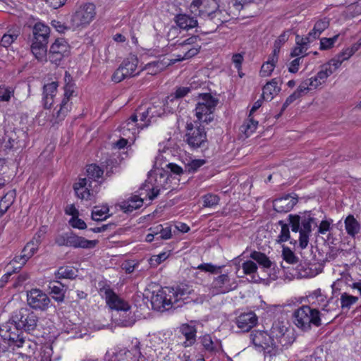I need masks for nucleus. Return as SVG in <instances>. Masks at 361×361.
Returning a JSON list of instances; mask_svg holds the SVG:
<instances>
[{"instance_id":"obj_1","label":"nucleus","mask_w":361,"mask_h":361,"mask_svg":"<svg viewBox=\"0 0 361 361\" xmlns=\"http://www.w3.org/2000/svg\"><path fill=\"white\" fill-rule=\"evenodd\" d=\"M39 318L38 315L27 307H22L13 312L9 319L0 326V336L9 345L18 348L28 344L23 333L32 334L37 329Z\"/></svg>"},{"instance_id":"obj_2","label":"nucleus","mask_w":361,"mask_h":361,"mask_svg":"<svg viewBox=\"0 0 361 361\" xmlns=\"http://www.w3.org/2000/svg\"><path fill=\"white\" fill-rule=\"evenodd\" d=\"M314 221L310 211H306L301 215L289 214L288 223L280 220L278 224L281 226V232L276 241L279 243L290 240V226L293 232H299V245L301 249H305L308 245L309 236L312 232V224Z\"/></svg>"},{"instance_id":"obj_3","label":"nucleus","mask_w":361,"mask_h":361,"mask_svg":"<svg viewBox=\"0 0 361 361\" xmlns=\"http://www.w3.org/2000/svg\"><path fill=\"white\" fill-rule=\"evenodd\" d=\"M50 28L42 23H37L32 29L31 51L38 61L46 58Z\"/></svg>"},{"instance_id":"obj_4","label":"nucleus","mask_w":361,"mask_h":361,"mask_svg":"<svg viewBox=\"0 0 361 361\" xmlns=\"http://www.w3.org/2000/svg\"><path fill=\"white\" fill-rule=\"evenodd\" d=\"M293 322L302 331L311 329L312 325L319 327L322 326L321 313L316 309L308 305H302L293 312Z\"/></svg>"},{"instance_id":"obj_5","label":"nucleus","mask_w":361,"mask_h":361,"mask_svg":"<svg viewBox=\"0 0 361 361\" xmlns=\"http://www.w3.org/2000/svg\"><path fill=\"white\" fill-rule=\"evenodd\" d=\"M185 129L184 141L190 149H197L206 147L207 138L204 126L197 125V121H194L187 123Z\"/></svg>"},{"instance_id":"obj_6","label":"nucleus","mask_w":361,"mask_h":361,"mask_svg":"<svg viewBox=\"0 0 361 361\" xmlns=\"http://www.w3.org/2000/svg\"><path fill=\"white\" fill-rule=\"evenodd\" d=\"M269 335L272 343L276 345L274 349L276 355L282 350L283 347H287L292 343L288 328L282 322L277 321L273 324Z\"/></svg>"},{"instance_id":"obj_7","label":"nucleus","mask_w":361,"mask_h":361,"mask_svg":"<svg viewBox=\"0 0 361 361\" xmlns=\"http://www.w3.org/2000/svg\"><path fill=\"white\" fill-rule=\"evenodd\" d=\"M64 80L66 85L64 86L63 98L60 104L59 109L54 114V116L57 120L56 122L63 121L72 107V102H70V99L74 93V83L71 82L72 78L67 71L65 73Z\"/></svg>"},{"instance_id":"obj_8","label":"nucleus","mask_w":361,"mask_h":361,"mask_svg":"<svg viewBox=\"0 0 361 361\" xmlns=\"http://www.w3.org/2000/svg\"><path fill=\"white\" fill-rule=\"evenodd\" d=\"M251 343L255 349L270 356L276 355V345L272 343L269 334L264 331H252L250 334Z\"/></svg>"},{"instance_id":"obj_9","label":"nucleus","mask_w":361,"mask_h":361,"mask_svg":"<svg viewBox=\"0 0 361 361\" xmlns=\"http://www.w3.org/2000/svg\"><path fill=\"white\" fill-rule=\"evenodd\" d=\"M71 54V47L63 38H59L51 45L48 58L51 63L59 66Z\"/></svg>"},{"instance_id":"obj_10","label":"nucleus","mask_w":361,"mask_h":361,"mask_svg":"<svg viewBox=\"0 0 361 361\" xmlns=\"http://www.w3.org/2000/svg\"><path fill=\"white\" fill-rule=\"evenodd\" d=\"M95 6L92 3L80 6L71 16V23L74 28L88 25L94 18Z\"/></svg>"},{"instance_id":"obj_11","label":"nucleus","mask_w":361,"mask_h":361,"mask_svg":"<svg viewBox=\"0 0 361 361\" xmlns=\"http://www.w3.org/2000/svg\"><path fill=\"white\" fill-rule=\"evenodd\" d=\"M218 7L216 0H193L190 9L192 13L208 20Z\"/></svg>"},{"instance_id":"obj_12","label":"nucleus","mask_w":361,"mask_h":361,"mask_svg":"<svg viewBox=\"0 0 361 361\" xmlns=\"http://www.w3.org/2000/svg\"><path fill=\"white\" fill-rule=\"evenodd\" d=\"M27 302L34 310L44 311L49 308L51 300L42 290L33 288L27 293Z\"/></svg>"},{"instance_id":"obj_13","label":"nucleus","mask_w":361,"mask_h":361,"mask_svg":"<svg viewBox=\"0 0 361 361\" xmlns=\"http://www.w3.org/2000/svg\"><path fill=\"white\" fill-rule=\"evenodd\" d=\"M238 286L237 281L231 279L228 274H221L214 278L211 288L214 294H223L235 290Z\"/></svg>"},{"instance_id":"obj_14","label":"nucleus","mask_w":361,"mask_h":361,"mask_svg":"<svg viewBox=\"0 0 361 361\" xmlns=\"http://www.w3.org/2000/svg\"><path fill=\"white\" fill-rule=\"evenodd\" d=\"M37 249L38 245L34 240L27 243L23 249L21 254L16 256L10 263V264H13V272H16L17 270H20L22 267L25 264L27 261L33 256Z\"/></svg>"},{"instance_id":"obj_15","label":"nucleus","mask_w":361,"mask_h":361,"mask_svg":"<svg viewBox=\"0 0 361 361\" xmlns=\"http://www.w3.org/2000/svg\"><path fill=\"white\" fill-rule=\"evenodd\" d=\"M105 299L111 309L121 311L123 312V314H126L130 309V305L128 302L120 298L111 289L105 290Z\"/></svg>"},{"instance_id":"obj_16","label":"nucleus","mask_w":361,"mask_h":361,"mask_svg":"<svg viewBox=\"0 0 361 361\" xmlns=\"http://www.w3.org/2000/svg\"><path fill=\"white\" fill-rule=\"evenodd\" d=\"M298 202V196L295 193L286 194L273 202L274 209L279 213L290 211Z\"/></svg>"},{"instance_id":"obj_17","label":"nucleus","mask_w":361,"mask_h":361,"mask_svg":"<svg viewBox=\"0 0 361 361\" xmlns=\"http://www.w3.org/2000/svg\"><path fill=\"white\" fill-rule=\"evenodd\" d=\"M151 303L152 308L157 311L168 310L173 307V298L169 296V293L160 290L157 294L152 296Z\"/></svg>"},{"instance_id":"obj_18","label":"nucleus","mask_w":361,"mask_h":361,"mask_svg":"<svg viewBox=\"0 0 361 361\" xmlns=\"http://www.w3.org/2000/svg\"><path fill=\"white\" fill-rule=\"evenodd\" d=\"M258 318L254 312L240 314L235 319V323L241 332H248L257 324Z\"/></svg>"},{"instance_id":"obj_19","label":"nucleus","mask_w":361,"mask_h":361,"mask_svg":"<svg viewBox=\"0 0 361 361\" xmlns=\"http://www.w3.org/2000/svg\"><path fill=\"white\" fill-rule=\"evenodd\" d=\"M68 247L74 248H85L92 249L94 248L99 243L97 240H90L84 237L77 235L73 231H68Z\"/></svg>"},{"instance_id":"obj_20","label":"nucleus","mask_w":361,"mask_h":361,"mask_svg":"<svg viewBox=\"0 0 361 361\" xmlns=\"http://www.w3.org/2000/svg\"><path fill=\"white\" fill-rule=\"evenodd\" d=\"M235 16H237V15L234 13L231 6H228V10H221L219 7H218L208 20L213 22L217 28L223 23L229 21L231 18H235Z\"/></svg>"},{"instance_id":"obj_21","label":"nucleus","mask_w":361,"mask_h":361,"mask_svg":"<svg viewBox=\"0 0 361 361\" xmlns=\"http://www.w3.org/2000/svg\"><path fill=\"white\" fill-rule=\"evenodd\" d=\"M173 21L180 29L185 30L196 27L198 25L195 17L181 13L175 15Z\"/></svg>"},{"instance_id":"obj_22","label":"nucleus","mask_w":361,"mask_h":361,"mask_svg":"<svg viewBox=\"0 0 361 361\" xmlns=\"http://www.w3.org/2000/svg\"><path fill=\"white\" fill-rule=\"evenodd\" d=\"M281 82L282 80L280 78H274L267 82L263 87L262 97L266 100H271L274 95L277 94L280 92L281 87L279 86V84Z\"/></svg>"},{"instance_id":"obj_23","label":"nucleus","mask_w":361,"mask_h":361,"mask_svg":"<svg viewBox=\"0 0 361 361\" xmlns=\"http://www.w3.org/2000/svg\"><path fill=\"white\" fill-rule=\"evenodd\" d=\"M179 329L185 338V341L182 344L183 346L187 348L192 345L196 341L197 329L195 326L188 324H183Z\"/></svg>"},{"instance_id":"obj_24","label":"nucleus","mask_w":361,"mask_h":361,"mask_svg":"<svg viewBox=\"0 0 361 361\" xmlns=\"http://www.w3.org/2000/svg\"><path fill=\"white\" fill-rule=\"evenodd\" d=\"M169 296L173 298V304L178 302L179 300H185L188 298V295L193 291L186 285L178 286L175 288H169Z\"/></svg>"},{"instance_id":"obj_25","label":"nucleus","mask_w":361,"mask_h":361,"mask_svg":"<svg viewBox=\"0 0 361 361\" xmlns=\"http://www.w3.org/2000/svg\"><path fill=\"white\" fill-rule=\"evenodd\" d=\"M166 104H168V101L166 99L165 101L160 99L156 100L150 104L147 108V114H149V118L154 121L157 118L160 117L165 114L164 106H166Z\"/></svg>"},{"instance_id":"obj_26","label":"nucleus","mask_w":361,"mask_h":361,"mask_svg":"<svg viewBox=\"0 0 361 361\" xmlns=\"http://www.w3.org/2000/svg\"><path fill=\"white\" fill-rule=\"evenodd\" d=\"M142 204L143 200L137 195H135L129 198L128 200L123 201L119 206L123 212L130 213L135 209L140 208Z\"/></svg>"},{"instance_id":"obj_27","label":"nucleus","mask_w":361,"mask_h":361,"mask_svg":"<svg viewBox=\"0 0 361 361\" xmlns=\"http://www.w3.org/2000/svg\"><path fill=\"white\" fill-rule=\"evenodd\" d=\"M344 223L346 232L349 235L354 237L360 232V224L353 215H348L345 218Z\"/></svg>"},{"instance_id":"obj_28","label":"nucleus","mask_w":361,"mask_h":361,"mask_svg":"<svg viewBox=\"0 0 361 361\" xmlns=\"http://www.w3.org/2000/svg\"><path fill=\"white\" fill-rule=\"evenodd\" d=\"M63 288L64 286L58 281L54 283H50L49 288L53 294L52 298L58 302H61L64 300L65 289Z\"/></svg>"},{"instance_id":"obj_29","label":"nucleus","mask_w":361,"mask_h":361,"mask_svg":"<svg viewBox=\"0 0 361 361\" xmlns=\"http://www.w3.org/2000/svg\"><path fill=\"white\" fill-rule=\"evenodd\" d=\"M219 104V99L214 97H213L209 93H203L199 94V101L197 104L208 106L210 108H216L217 104Z\"/></svg>"},{"instance_id":"obj_30","label":"nucleus","mask_w":361,"mask_h":361,"mask_svg":"<svg viewBox=\"0 0 361 361\" xmlns=\"http://www.w3.org/2000/svg\"><path fill=\"white\" fill-rule=\"evenodd\" d=\"M242 268L245 274H252V281L257 283L261 281V279L255 274L257 272V266L254 262L248 260L243 262L242 264Z\"/></svg>"},{"instance_id":"obj_31","label":"nucleus","mask_w":361,"mask_h":361,"mask_svg":"<svg viewBox=\"0 0 361 361\" xmlns=\"http://www.w3.org/2000/svg\"><path fill=\"white\" fill-rule=\"evenodd\" d=\"M77 276L78 270L69 266L59 267L56 273V277L57 279H73Z\"/></svg>"},{"instance_id":"obj_32","label":"nucleus","mask_w":361,"mask_h":361,"mask_svg":"<svg viewBox=\"0 0 361 361\" xmlns=\"http://www.w3.org/2000/svg\"><path fill=\"white\" fill-rule=\"evenodd\" d=\"M14 201V192L6 194L0 200V218L8 210Z\"/></svg>"},{"instance_id":"obj_33","label":"nucleus","mask_w":361,"mask_h":361,"mask_svg":"<svg viewBox=\"0 0 361 361\" xmlns=\"http://www.w3.org/2000/svg\"><path fill=\"white\" fill-rule=\"evenodd\" d=\"M192 90V85H190L187 87H178L176 88L175 92L171 94L170 96L167 97L166 100H170V102H173L174 99H179L183 98L186 95H188L190 92H191Z\"/></svg>"},{"instance_id":"obj_34","label":"nucleus","mask_w":361,"mask_h":361,"mask_svg":"<svg viewBox=\"0 0 361 361\" xmlns=\"http://www.w3.org/2000/svg\"><path fill=\"white\" fill-rule=\"evenodd\" d=\"M250 257L264 268H270L271 267L272 262L264 253L253 251L250 254Z\"/></svg>"},{"instance_id":"obj_35","label":"nucleus","mask_w":361,"mask_h":361,"mask_svg":"<svg viewBox=\"0 0 361 361\" xmlns=\"http://www.w3.org/2000/svg\"><path fill=\"white\" fill-rule=\"evenodd\" d=\"M137 59H133L132 61H130L128 59L123 60L121 63V66H123V70L127 77H132L135 75V71L137 68Z\"/></svg>"},{"instance_id":"obj_36","label":"nucleus","mask_w":361,"mask_h":361,"mask_svg":"<svg viewBox=\"0 0 361 361\" xmlns=\"http://www.w3.org/2000/svg\"><path fill=\"white\" fill-rule=\"evenodd\" d=\"M103 173L104 171L97 164H90L87 167V175L89 179L97 181Z\"/></svg>"},{"instance_id":"obj_37","label":"nucleus","mask_w":361,"mask_h":361,"mask_svg":"<svg viewBox=\"0 0 361 361\" xmlns=\"http://www.w3.org/2000/svg\"><path fill=\"white\" fill-rule=\"evenodd\" d=\"M257 125L258 121H255L252 116H248L247 121L241 126V131L243 132L247 137L255 131Z\"/></svg>"},{"instance_id":"obj_38","label":"nucleus","mask_w":361,"mask_h":361,"mask_svg":"<svg viewBox=\"0 0 361 361\" xmlns=\"http://www.w3.org/2000/svg\"><path fill=\"white\" fill-rule=\"evenodd\" d=\"M340 300L341 308L343 310H348L351 306L358 300V298L349 295L347 293H343L341 295Z\"/></svg>"},{"instance_id":"obj_39","label":"nucleus","mask_w":361,"mask_h":361,"mask_svg":"<svg viewBox=\"0 0 361 361\" xmlns=\"http://www.w3.org/2000/svg\"><path fill=\"white\" fill-rule=\"evenodd\" d=\"M108 206H102V208L94 207L92 212V219L95 221H104L107 219V216H103L109 212Z\"/></svg>"},{"instance_id":"obj_40","label":"nucleus","mask_w":361,"mask_h":361,"mask_svg":"<svg viewBox=\"0 0 361 361\" xmlns=\"http://www.w3.org/2000/svg\"><path fill=\"white\" fill-rule=\"evenodd\" d=\"M310 87L317 88L318 87V84L313 83L312 80L310 81L309 79H307L299 85L294 92H298V98H300L302 94L307 92L308 90L311 89Z\"/></svg>"},{"instance_id":"obj_41","label":"nucleus","mask_w":361,"mask_h":361,"mask_svg":"<svg viewBox=\"0 0 361 361\" xmlns=\"http://www.w3.org/2000/svg\"><path fill=\"white\" fill-rule=\"evenodd\" d=\"M205 163L204 159H193L185 166V172L188 173H195Z\"/></svg>"},{"instance_id":"obj_42","label":"nucleus","mask_w":361,"mask_h":361,"mask_svg":"<svg viewBox=\"0 0 361 361\" xmlns=\"http://www.w3.org/2000/svg\"><path fill=\"white\" fill-rule=\"evenodd\" d=\"M203 207H212L219 204V197L216 195L207 194L203 196Z\"/></svg>"},{"instance_id":"obj_43","label":"nucleus","mask_w":361,"mask_h":361,"mask_svg":"<svg viewBox=\"0 0 361 361\" xmlns=\"http://www.w3.org/2000/svg\"><path fill=\"white\" fill-rule=\"evenodd\" d=\"M200 342L207 351L211 353L216 351V347L214 346L212 339L209 334H206L201 337Z\"/></svg>"},{"instance_id":"obj_44","label":"nucleus","mask_w":361,"mask_h":361,"mask_svg":"<svg viewBox=\"0 0 361 361\" xmlns=\"http://www.w3.org/2000/svg\"><path fill=\"white\" fill-rule=\"evenodd\" d=\"M338 35L334 36L333 37H323L320 39V47L321 50H327L331 49L334 43L337 41Z\"/></svg>"},{"instance_id":"obj_45","label":"nucleus","mask_w":361,"mask_h":361,"mask_svg":"<svg viewBox=\"0 0 361 361\" xmlns=\"http://www.w3.org/2000/svg\"><path fill=\"white\" fill-rule=\"evenodd\" d=\"M222 267L213 265L210 263L201 264L197 267V269L212 274H219L221 272Z\"/></svg>"},{"instance_id":"obj_46","label":"nucleus","mask_w":361,"mask_h":361,"mask_svg":"<svg viewBox=\"0 0 361 361\" xmlns=\"http://www.w3.org/2000/svg\"><path fill=\"white\" fill-rule=\"evenodd\" d=\"M283 259L289 264H296L298 258L295 255L294 252L288 247H283Z\"/></svg>"},{"instance_id":"obj_47","label":"nucleus","mask_w":361,"mask_h":361,"mask_svg":"<svg viewBox=\"0 0 361 361\" xmlns=\"http://www.w3.org/2000/svg\"><path fill=\"white\" fill-rule=\"evenodd\" d=\"M329 25V21L326 18L321 19L316 22L314 24V32L316 35H320L323 31H324Z\"/></svg>"},{"instance_id":"obj_48","label":"nucleus","mask_w":361,"mask_h":361,"mask_svg":"<svg viewBox=\"0 0 361 361\" xmlns=\"http://www.w3.org/2000/svg\"><path fill=\"white\" fill-rule=\"evenodd\" d=\"M57 82H51L50 83L45 84L43 87V95L55 97L57 91Z\"/></svg>"},{"instance_id":"obj_49","label":"nucleus","mask_w":361,"mask_h":361,"mask_svg":"<svg viewBox=\"0 0 361 361\" xmlns=\"http://www.w3.org/2000/svg\"><path fill=\"white\" fill-rule=\"evenodd\" d=\"M252 0H231L228 5L232 7L234 13L238 16L239 11L243 8V6L251 2Z\"/></svg>"},{"instance_id":"obj_50","label":"nucleus","mask_w":361,"mask_h":361,"mask_svg":"<svg viewBox=\"0 0 361 361\" xmlns=\"http://www.w3.org/2000/svg\"><path fill=\"white\" fill-rule=\"evenodd\" d=\"M216 108H210L209 109L208 106H203L199 104H196L195 107V116L197 118L202 119V117H204V116L208 113H214Z\"/></svg>"},{"instance_id":"obj_51","label":"nucleus","mask_w":361,"mask_h":361,"mask_svg":"<svg viewBox=\"0 0 361 361\" xmlns=\"http://www.w3.org/2000/svg\"><path fill=\"white\" fill-rule=\"evenodd\" d=\"M13 95L11 88L0 86V102H8Z\"/></svg>"},{"instance_id":"obj_52","label":"nucleus","mask_w":361,"mask_h":361,"mask_svg":"<svg viewBox=\"0 0 361 361\" xmlns=\"http://www.w3.org/2000/svg\"><path fill=\"white\" fill-rule=\"evenodd\" d=\"M53 348L51 345L44 346L40 352V361H51Z\"/></svg>"},{"instance_id":"obj_53","label":"nucleus","mask_w":361,"mask_h":361,"mask_svg":"<svg viewBox=\"0 0 361 361\" xmlns=\"http://www.w3.org/2000/svg\"><path fill=\"white\" fill-rule=\"evenodd\" d=\"M200 46L198 47H192L191 48L187 49V51L185 52L183 56L178 55V59L176 61H183L185 59H190L195 55H197L200 51Z\"/></svg>"},{"instance_id":"obj_54","label":"nucleus","mask_w":361,"mask_h":361,"mask_svg":"<svg viewBox=\"0 0 361 361\" xmlns=\"http://www.w3.org/2000/svg\"><path fill=\"white\" fill-rule=\"evenodd\" d=\"M68 223L73 228H75L84 230L87 228L86 223L82 219H80L78 216L71 217Z\"/></svg>"},{"instance_id":"obj_55","label":"nucleus","mask_w":361,"mask_h":361,"mask_svg":"<svg viewBox=\"0 0 361 361\" xmlns=\"http://www.w3.org/2000/svg\"><path fill=\"white\" fill-rule=\"evenodd\" d=\"M125 70H123V66L121 65L119 66V67L115 71L114 73L111 80L115 82H120L123 80L126 79L127 75H126Z\"/></svg>"},{"instance_id":"obj_56","label":"nucleus","mask_w":361,"mask_h":361,"mask_svg":"<svg viewBox=\"0 0 361 361\" xmlns=\"http://www.w3.org/2000/svg\"><path fill=\"white\" fill-rule=\"evenodd\" d=\"M171 63L169 61H166L164 59L163 60H157L155 61H152L147 64V67L149 68L150 67H156L157 70L156 71H161L166 68L167 66L171 65Z\"/></svg>"},{"instance_id":"obj_57","label":"nucleus","mask_w":361,"mask_h":361,"mask_svg":"<svg viewBox=\"0 0 361 361\" xmlns=\"http://www.w3.org/2000/svg\"><path fill=\"white\" fill-rule=\"evenodd\" d=\"M275 68V65L273 63H270L269 62H265L262 64L261 70H260V75L262 77H267L269 76L273 72Z\"/></svg>"},{"instance_id":"obj_58","label":"nucleus","mask_w":361,"mask_h":361,"mask_svg":"<svg viewBox=\"0 0 361 361\" xmlns=\"http://www.w3.org/2000/svg\"><path fill=\"white\" fill-rule=\"evenodd\" d=\"M169 255L167 254L166 252H161L159 255H153L149 259L150 264L152 266H157L158 264L164 262L165 259H166Z\"/></svg>"},{"instance_id":"obj_59","label":"nucleus","mask_w":361,"mask_h":361,"mask_svg":"<svg viewBox=\"0 0 361 361\" xmlns=\"http://www.w3.org/2000/svg\"><path fill=\"white\" fill-rule=\"evenodd\" d=\"M17 34H5L3 35L1 44L4 47H9L18 37Z\"/></svg>"},{"instance_id":"obj_60","label":"nucleus","mask_w":361,"mask_h":361,"mask_svg":"<svg viewBox=\"0 0 361 361\" xmlns=\"http://www.w3.org/2000/svg\"><path fill=\"white\" fill-rule=\"evenodd\" d=\"M68 232L57 234L54 238L55 243L61 247V246H66L68 247Z\"/></svg>"},{"instance_id":"obj_61","label":"nucleus","mask_w":361,"mask_h":361,"mask_svg":"<svg viewBox=\"0 0 361 361\" xmlns=\"http://www.w3.org/2000/svg\"><path fill=\"white\" fill-rule=\"evenodd\" d=\"M135 319L133 317H129V316H122V318H119L117 319V324L118 325H120L121 326H132L135 324Z\"/></svg>"},{"instance_id":"obj_62","label":"nucleus","mask_w":361,"mask_h":361,"mask_svg":"<svg viewBox=\"0 0 361 361\" xmlns=\"http://www.w3.org/2000/svg\"><path fill=\"white\" fill-rule=\"evenodd\" d=\"M138 114L140 116V121L143 122L140 126L141 128L148 126L152 122H153L152 119L149 118V115L147 114V109L141 113L138 111Z\"/></svg>"},{"instance_id":"obj_63","label":"nucleus","mask_w":361,"mask_h":361,"mask_svg":"<svg viewBox=\"0 0 361 361\" xmlns=\"http://www.w3.org/2000/svg\"><path fill=\"white\" fill-rule=\"evenodd\" d=\"M332 219L322 221L318 227V233L321 234L326 233L327 231L330 230L331 224H332Z\"/></svg>"},{"instance_id":"obj_64","label":"nucleus","mask_w":361,"mask_h":361,"mask_svg":"<svg viewBox=\"0 0 361 361\" xmlns=\"http://www.w3.org/2000/svg\"><path fill=\"white\" fill-rule=\"evenodd\" d=\"M328 78L326 73H324L323 71L321 69L317 74L311 78H309V80L313 82V83H317L318 86L320 85L322 82H324V80Z\"/></svg>"}]
</instances>
